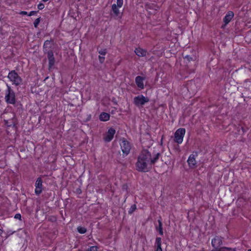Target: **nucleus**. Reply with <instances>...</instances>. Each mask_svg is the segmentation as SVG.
I'll list each match as a JSON object with an SVG mask.
<instances>
[{"mask_svg":"<svg viewBox=\"0 0 251 251\" xmlns=\"http://www.w3.org/2000/svg\"><path fill=\"white\" fill-rule=\"evenodd\" d=\"M145 78L141 76H137L135 78V83L138 88L143 89L144 88L143 81Z\"/></svg>","mask_w":251,"mask_h":251,"instance_id":"nucleus-14","label":"nucleus"},{"mask_svg":"<svg viewBox=\"0 0 251 251\" xmlns=\"http://www.w3.org/2000/svg\"><path fill=\"white\" fill-rule=\"evenodd\" d=\"M14 218L16 219H21V215L20 213H18L15 215Z\"/></svg>","mask_w":251,"mask_h":251,"instance_id":"nucleus-31","label":"nucleus"},{"mask_svg":"<svg viewBox=\"0 0 251 251\" xmlns=\"http://www.w3.org/2000/svg\"><path fill=\"white\" fill-rule=\"evenodd\" d=\"M98 52L100 54L102 55H105L106 54V53H107V50H106V49H100V50H99Z\"/></svg>","mask_w":251,"mask_h":251,"instance_id":"nucleus-24","label":"nucleus"},{"mask_svg":"<svg viewBox=\"0 0 251 251\" xmlns=\"http://www.w3.org/2000/svg\"><path fill=\"white\" fill-rule=\"evenodd\" d=\"M120 146L124 157L127 156L131 149V144L125 138L121 140Z\"/></svg>","mask_w":251,"mask_h":251,"instance_id":"nucleus-2","label":"nucleus"},{"mask_svg":"<svg viewBox=\"0 0 251 251\" xmlns=\"http://www.w3.org/2000/svg\"><path fill=\"white\" fill-rule=\"evenodd\" d=\"M47 57L49 60V69H50L55 63V58L53 55V52L52 50L47 51Z\"/></svg>","mask_w":251,"mask_h":251,"instance_id":"nucleus-11","label":"nucleus"},{"mask_svg":"<svg viewBox=\"0 0 251 251\" xmlns=\"http://www.w3.org/2000/svg\"><path fill=\"white\" fill-rule=\"evenodd\" d=\"M18 110H19L20 109H23L22 107V105L20 104V106L17 108Z\"/></svg>","mask_w":251,"mask_h":251,"instance_id":"nucleus-36","label":"nucleus"},{"mask_svg":"<svg viewBox=\"0 0 251 251\" xmlns=\"http://www.w3.org/2000/svg\"><path fill=\"white\" fill-rule=\"evenodd\" d=\"M7 77L16 85H19L22 81V79L15 70L10 72Z\"/></svg>","mask_w":251,"mask_h":251,"instance_id":"nucleus-5","label":"nucleus"},{"mask_svg":"<svg viewBox=\"0 0 251 251\" xmlns=\"http://www.w3.org/2000/svg\"><path fill=\"white\" fill-rule=\"evenodd\" d=\"M115 132L116 131L114 128L112 127L110 128L108 130L107 132L105 133L103 137L104 141L106 142H109L111 141L113 139L114 135L115 134Z\"/></svg>","mask_w":251,"mask_h":251,"instance_id":"nucleus-9","label":"nucleus"},{"mask_svg":"<svg viewBox=\"0 0 251 251\" xmlns=\"http://www.w3.org/2000/svg\"><path fill=\"white\" fill-rule=\"evenodd\" d=\"M44 2H46L47 1H48L49 0H42Z\"/></svg>","mask_w":251,"mask_h":251,"instance_id":"nucleus-39","label":"nucleus"},{"mask_svg":"<svg viewBox=\"0 0 251 251\" xmlns=\"http://www.w3.org/2000/svg\"><path fill=\"white\" fill-rule=\"evenodd\" d=\"M158 226H156V230L159 232V233L160 235L162 236L163 235V231L162 228V223L161 218H160V219L158 220Z\"/></svg>","mask_w":251,"mask_h":251,"instance_id":"nucleus-18","label":"nucleus"},{"mask_svg":"<svg viewBox=\"0 0 251 251\" xmlns=\"http://www.w3.org/2000/svg\"><path fill=\"white\" fill-rule=\"evenodd\" d=\"M187 163L190 168H194L196 166V161L195 155L194 154H190L187 160Z\"/></svg>","mask_w":251,"mask_h":251,"instance_id":"nucleus-13","label":"nucleus"},{"mask_svg":"<svg viewBox=\"0 0 251 251\" xmlns=\"http://www.w3.org/2000/svg\"><path fill=\"white\" fill-rule=\"evenodd\" d=\"M42 183L43 180L42 178L40 177H38L35 184V193L36 195H39L42 192L43 190Z\"/></svg>","mask_w":251,"mask_h":251,"instance_id":"nucleus-6","label":"nucleus"},{"mask_svg":"<svg viewBox=\"0 0 251 251\" xmlns=\"http://www.w3.org/2000/svg\"><path fill=\"white\" fill-rule=\"evenodd\" d=\"M155 251H162L161 248V238L157 237L155 242Z\"/></svg>","mask_w":251,"mask_h":251,"instance_id":"nucleus-15","label":"nucleus"},{"mask_svg":"<svg viewBox=\"0 0 251 251\" xmlns=\"http://www.w3.org/2000/svg\"><path fill=\"white\" fill-rule=\"evenodd\" d=\"M145 8L148 10H154L155 11L159 9V6L153 3H149L145 5Z\"/></svg>","mask_w":251,"mask_h":251,"instance_id":"nucleus-19","label":"nucleus"},{"mask_svg":"<svg viewBox=\"0 0 251 251\" xmlns=\"http://www.w3.org/2000/svg\"><path fill=\"white\" fill-rule=\"evenodd\" d=\"M223 238L220 236H216L211 241L212 247L214 248H219L223 245Z\"/></svg>","mask_w":251,"mask_h":251,"instance_id":"nucleus-12","label":"nucleus"},{"mask_svg":"<svg viewBox=\"0 0 251 251\" xmlns=\"http://www.w3.org/2000/svg\"><path fill=\"white\" fill-rule=\"evenodd\" d=\"M241 129H242V131H243V132H245V129H244V127H241Z\"/></svg>","mask_w":251,"mask_h":251,"instance_id":"nucleus-38","label":"nucleus"},{"mask_svg":"<svg viewBox=\"0 0 251 251\" xmlns=\"http://www.w3.org/2000/svg\"><path fill=\"white\" fill-rule=\"evenodd\" d=\"M77 231L80 234H84L87 231L86 228H85L84 227H82V226L77 227Z\"/></svg>","mask_w":251,"mask_h":251,"instance_id":"nucleus-22","label":"nucleus"},{"mask_svg":"<svg viewBox=\"0 0 251 251\" xmlns=\"http://www.w3.org/2000/svg\"><path fill=\"white\" fill-rule=\"evenodd\" d=\"M149 101V99L143 95H139L134 98V102L135 105L139 106L144 105Z\"/></svg>","mask_w":251,"mask_h":251,"instance_id":"nucleus-7","label":"nucleus"},{"mask_svg":"<svg viewBox=\"0 0 251 251\" xmlns=\"http://www.w3.org/2000/svg\"><path fill=\"white\" fill-rule=\"evenodd\" d=\"M40 19H41V17H39V18L36 19L34 21L33 24H34V26L35 28H37L38 27L39 24L40 23V21H41Z\"/></svg>","mask_w":251,"mask_h":251,"instance_id":"nucleus-23","label":"nucleus"},{"mask_svg":"<svg viewBox=\"0 0 251 251\" xmlns=\"http://www.w3.org/2000/svg\"><path fill=\"white\" fill-rule=\"evenodd\" d=\"M99 61L100 63H103L105 60V57L101 56H99Z\"/></svg>","mask_w":251,"mask_h":251,"instance_id":"nucleus-29","label":"nucleus"},{"mask_svg":"<svg viewBox=\"0 0 251 251\" xmlns=\"http://www.w3.org/2000/svg\"><path fill=\"white\" fill-rule=\"evenodd\" d=\"M118 6L116 4H113L112 5L111 11L110 12V15L114 18H121L122 17V14H121Z\"/></svg>","mask_w":251,"mask_h":251,"instance_id":"nucleus-8","label":"nucleus"},{"mask_svg":"<svg viewBox=\"0 0 251 251\" xmlns=\"http://www.w3.org/2000/svg\"><path fill=\"white\" fill-rule=\"evenodd\" d=\"M248 251H251V249H249Z\"/></svg>","mask_w":251,"mask_h":251,"instance_id":"nucleus-40","label":"nucleus"},{"mask_svg":"<svg viewBox=\"0 0 251 251\" xmlns=\"http://www.w3.org/2000/svg\"><path fill=\"white\" fill-rule=\"evenodd\" d=\"M38 11H31L28 14V16H32V15H34L35 14H36Z\"/></svg>","mask_w":251,"mask_h":251,"instance_id":"nucleus-33","label":"nucleus"},{"mask_svg":"<svg viewBox=\"0 0 251 251\" xmlns=\"http://www.w3.org/2000/svg\"><path fill=\"white\" fill-rule=\"evenodd\" d=\"M185 133V129L183 128H178L175 133L174 141L178 144H181Z\"/></svg>","mask_w":251,"mask_h":251,"instance_id":"nucleus-4","label":"nucleus"},{"mask_svg":"<svg viewBox=\"0 0 251 251\" xmlns=\"http://www.w3.org/2000/svg\"><path fill=\"white\" fill-rule=\"evenodd\" d=\"M127 186L126 185H123L122 189L123 190H127Z\"/></svg>","mask_w":251,"mask_h":251,"instance_id":"nucleus-35","label":"nucleus"},{"mask_svg":"<svg viewBox=\"0 0 251 251\" xmlns=\"http://www.w3.org/2000/svg\"><path fill=\"white\" fill-rule=\"evenodd\" d=\"M161 154L155 150H143L139 154L136 163L137 170L141 172H147L156 163Z\"/></svg>","mask_w":251,"mask_h":251,"instance_id":"nucleus-1","label":"nucleus"},{"mask_svg":"<svg viewBox=\"0 0 251 251\" xmlns=\"http://www.w3.org/2000/svg\"><path fill=\"white\" fill-rule=\"evenodd\" d=\"M21 15H27V13L26 11H22L20 13Z\"/></svg>","mask_w":251,"mask_h":251,"instance_id":"nucleus-34","label":"nucleus"},{"mask_svg":"<svg viewBox=\"0 0 251 251\" xmlns=\"http://www.w3.org/2000/svg\"><path fill=\"white\" fill-rule=\"evenodd\" d=\"M7 90L6 91L5 99L7 103L14 104L15 103V95L11 87L7 84Z\"/></svg>","mask_w":251,"mask_h":251,"instance_id":"nucleus-3","label":"nucleus"},{"mask_svg":"<svg viewBox=\"0 0 251 251\" xmlns=\"http://www.w3.org/2000/svg\"><path fill=\"white\" fill-rule=\"evenodd\" d=\"M135 53L137 55L140 57H143L146 55L147 51L140 48H136Z\"/></svg>","mask_w":251,"mask_h":251,"instance_id":"nucleus-16","label":"nucleus"},{"mask_svg":"<svg viewBox=\"0 0 251 251\" xmlns=\"http://www.w3.org/2000/svg\"><path fill=\"white\" fill-rule=\"evenodd\" d=\"M51 42L52 41L51 40H46L44 44L43 49L44 50H45V53H46V51H47L48 49L51 48Z\"/></svg>","mask_w":251,"mask_h":251,"instance_id":"nucleus-20","label":"nucleus"},{"mask_svg":"<svg viewBox=\"0 0 251 251\" xmlns=\"http://www.w3.org/2000/svg\"><path fill=\"white\" fill-rule=\"evenodd\" d=\"M227 251H236V248H231L229 247H226Z\"/></svg>","mask_w":251,"mask_h":251,"instance_id":"nucleus-32","label":"nucleus"},{"mask_svg":"<svg viewBox=\"0 0 251 251\" xmlns=\"http://www.w3.org/2000/svg\"><path fill=\"white\" fill-rule=\"evenodd\" d=\"M211 251H227L226 249V247H222V248H215L214 250H212Z\"/></svg>","mask_w":251,"mask_h":251,"instance_id":"nucleus-25","label":"nucleus"},{"mask_svg":"<svg viewBox=\"0 0 251 251\" xmlns=\"http://www.w3.org/2000/svg\"><path fill=\"white\" fill-rule=\"evenodd\" d=\"M3 233V230L0 229V235H1Z\"/></svg>","mask_w":251,"mask_h":251,"instance_id":"nucleus-37","label":"nucleus"},{"mask_svg":"<svg viewBox=\"0 0 251 251\" xmlns=\"http://www.w3.org/2000/svg\"><path fill=\"white\" fill-rule=\"evenodd\" d=\"M234 15V13L231 11H228L227 12L223 19L225 24L222 26V28H224L231 21Z\"/></svg>","mask_w":251,"mask_h":251,"instance_id":"nucleus-10","label":"nucleus"},{"mask_svg":"<svg viewBox=\"0 0 251 251\" xmlns=\"http://www.w3.org/2000/svg\"><path fill=\"white\" fill-rule=\"evenodd\" d=\"M137 209L136 205L135 204H132L128 211L129 214H132Z\"/></svg>","mask_w":251,"mask_h":251,"instance_id":"nucleus-21","label":"nucleus"},{"mask_svg":"<svg viewBox=\"0 0 251 251\" xmlns=\"http://www.w3.org/2000/svg\"><path fill=\"white\" fill-rule=\"evenodd\" d=\"M109 119L110 114L107 113L102 112L99 116V119L101 121L106 122L108 121Z\"/></svg>","mask_w":251,"mask_h":251,"instance_id":"nucleus-17","label":"nucleus"},{"mask_svg":"<svg viewBox=\"0 0 251 251\" xmlns=\"http://www.w3.org/2000/svg\"><path fill=\"white\" fill-rule=\"evenodd\" d=\"M88 251H97L98 247L97 246H91L87 250Z\"/></svg>","mask_w":251,"mask_h":251,"instance_id":"nucleus-26","label":"nucleus"},{"mask_svg":"<svg viewBox=\"0 0 251 251\" xmlns=\"http://www.w3.org/2000/svg\"><path fill=\"white\" fill-rule=\"evenodd\" d=\"M184 59H187V60L190 62V61L193 60V58L190 55H187L184 57Z\"/></svg>","mask_w":251,"mask_h":251,"instance_id":"nucleus-30","label":"nucleus"},{"mask_svg":"<svg viewBox=\"0 0 251 251\" xmlns=\"http://www.w3.org/2000/svg\"><path fill=\"white\" fill-rule=\"evenodd\" d=\"M123 4V0H117V4L119 7H121Z\"/></svg>","mask_w":251,"mask_h":251,"instance_id":"nucleus-27","label":"nucleus"},{"mask_svg":"<svg viewBox=\"0 0 251 251\" xmlns=\"http://www.w3.org/2000/svg\"><path fill=\"white\" fill-rule=\"evenodd\" d=\"M37 7L39 10H42L44 8V4L42 3H40Z\"/></svg>","mask_w":251,"mask_h":251,"instance_id":"nucleus-28","label":"nucleus"}]
</instances>
